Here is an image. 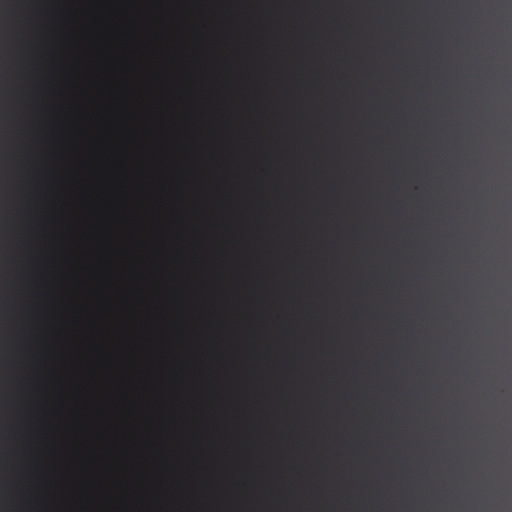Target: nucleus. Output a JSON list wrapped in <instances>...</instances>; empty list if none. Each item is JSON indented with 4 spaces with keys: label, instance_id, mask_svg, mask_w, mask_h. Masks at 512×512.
<instances>
[{
    "label": "nucleus",
    "instance_id": "f257e3e1",
    "mask_svg": "<svg viewBox=\"0 0 512 512\" xmlns=\"http://www.w3.org/2000/svg\"><path fill=\"white\" fill-rule=\"evenodd\" d=\"M0 288H319V286L43 285L0 286Z\"/></svg>",
    "mask_w": 512,
    "mask_h": 512
},
{
    "label": "nucleus",
    "instance_id": "f03ea898",
    "mask_svg": "<svg viewBox=\"0 0 512 512\" xmlns=\"http://www.w3.org/2000/svg\"><path fill=\"white\" fill-rule=\"evenodd\" d=\"M33 292H203L204 290H32ZM209 292H228V290H208ZM231 290H229L230 292Z\"/></svg>",
    "mask_w": 512,
    "mask_h": 512
}]
</instances>
